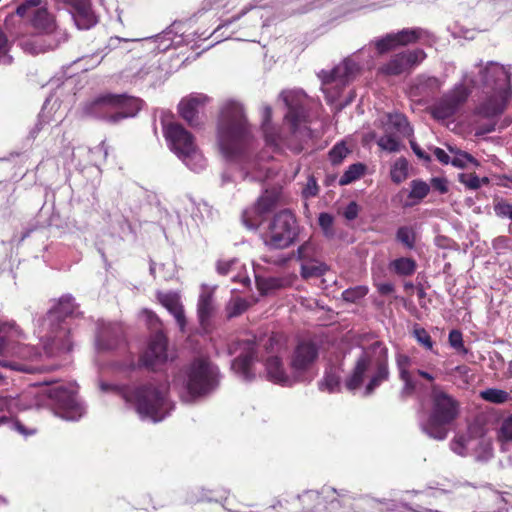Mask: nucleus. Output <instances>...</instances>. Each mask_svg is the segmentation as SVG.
Instances as JSON below:
<instances>
[{"mask_svg": "<svg viewBox=\"0 0 512 512\" xmlns=\"http://www.w3.org/2000/svg\"><path fill=\"white\" fill-rule=\"evenodd\" d=\"M216 139L221 154L227 160H237L247 152L252 141V131L240 103L228 101L221 107Z\"/></svg>", "mask_w": 512, "mask_h": 512, "instance_id": "obj_1", "label": "nucleus"}, {"mask_svg": "<svg viewBox=\"0 0 512 512\" xmlns=\"http://www.w3.org/2000/svg\"><path fill=\"white\" fill-rule=\"evenodd\" d=\"M484 86L487 97L476 113L484 118L497 117L505 111L512 96L511 74L503 66L490 65L485 71Z\"/></svg>", "mask_w": 512, "mask_h": 512, "instance_id": "obj_2", "label": "nucleus"}, {"mask_svg": "<svg viewBox=\"0 0 512 512\" xmlns=\"http://www.w3.org/2000/svg\"><path fill=\"white\" fill-rule=\"evenodd\" d=\"M431 410L424 426L425 432L438 440L447 436L446 426L454 422L460 413V402L435 383L430 387Z\"/></svg>", "mask_w": 512, "mask_h": 512, "instance_id": "obj_3", "label": "nucleus"}, {"mask_svg": "<svg viewBox=\"0 0 512 512\" xmlns=\"http://www.w3.org/2000/svg\"><path fill=\"white\" fill-rule=\"evenodd\" d=\"M119 396L142 416L159 421L162 418L161 409L165 401L163 389L151 383L135 387L123 386L118 388Z\"/></svg>", "mask_w": 512, "mask_h": 512, "instance_id": "obj_4", "label": "nucleus"}, {"mask_svg": "<svg viewBox=\"0 0 512 512\" xmlns=\"http://www.w3.org/2000/svg\"><path fill=\"white\" fill-rule=\"evenodd\" d=\"M143 100L126 94H106L93 100L88 106L89 114L111 123L134 117L142 109Z\"/></svg>", "mask_w": 512, "mask_h": 512, "instance_id": "obj_5", "label": "nucleus"}, {"mask_svg": "<svg viewBox=\"0 0 512 512\" xmlns=\"http://www.w3.org/2000/svg\"><path fill=\"white\" fill-rule=\"evenodd\" d=\"M74 312L71 298H61L58 304L49 311L48 320L51 325V343L45 345L46 353L55 356L72 351L73 343L70 338V324L67 318Z\"/></svg>", "mask_w": 512, "mask_h": 512, "instance_id": "obj_6", "label": "nucleus"}, {"mask_svg": "<svg viewBox=\"0 0 512 512\" xmlns=\"http://www.w3.org/2000/svg\"><path fill=\"white\" fill-rule=\"evenodd\" d=\"M299 235L295 214L289 209L276 213L262 234L264 245L270 250H283L293 245Z\"/></svg>", "mask_w": 512, "mask_h": 512, "instance_id": "obj_7", "label": "nucleus"}, {"mask_svg": "<svg viewBox=\"0 0 512 512\" xmlns=\"http://www.w3.org/2000/svg\"><path fill=\"white\" fill-rule=\"evenodd\" d=\"M218 368L210 361L197 358L187 370L186 389L193 398L204 396L218 385Z\"/></svg>", "mask_w": 512, "mask_h": 512, "instance_id": "obj_8", "label": "nucleus"}, {"mask_svg": "<svg viewBox=\"0 0 512 512\" xmlns=\"http://www.w3.org/2000/svg\"><path fill=\"white\" fill-rule=\"evenodd\" d=\"M257 347L258 342L255 336L237 339L228 345L229 354L237 355L232 361V369L246 380H250L253 376L251 368L254 361L258 360Z\"/></svg>", "mask_w": 512, "mask_h": 512, "instance_id": "obj_9", "label": "nucleus"}, {"mask_svg": "<svg viewBox=\"0 0 512 512\" xmlns=\"http://www.w3.org/2000/svg\"><path fill=\"white\" fill-rule=\"evenodd\" d=\"M170 149L181 159L186 160L196 153L194 136L180 123L171 122L163 128Z\"/></svg>", "mask_w": 512, "mask_h": 512, "instance_id": "obj_10", "label": "nucleus"}, {"mask_svg": "<svg viewBox=\"0 0 512 512\" xmlns=\"http://www.w3.org/2000/svg\"><path fill=\"white\" fill-rule=\"evenodd\" d=\"M427 57L423 49L404 50L394 54L378 71L386 76H398L411 72L416 66L422 63Z\"/></svg>", "mask_w": 512, "mask_h": 512, "instance_id": "obj_11", "label": "nucleus"}, {"mask_svg": "<svg viewBox=\"0 0 512 512\" xmlns=\"http://www.w3.org/2000/svg\"><path fill=\"white\" fill-rule=\"evenodd\" d=\"M469 92L463 85H458L443 94L431 107L429 113L436 120H445L452 117L467 101Z\"/></svg>", "mask_w": 512, "mask_h": 512, "instance_id": "obj_12", "label": "nucleus"}, {"mask_svg": "<svg viewBox=\"0 0 512 512\" xmlns=\"http://www.w3.org/2000/svg\"><path fill=\"white\" fill-rule=\"evenodd\" d=\"M40 5L41 0H26L17 7L16 14L22 18L30 17L32 27L39 33L50 34L56 28L55 19Z\"/></svg>", "mask_w": 512, "mask_h": 512, "instance_id": "obj_13", "label": "nucleus"}, {"mask_svg": "<svg viewBox=\"0 0 512 512\" xmlns=\"http://www.w3.org/2000/svg\"><path fill=\"white\" fill-rule=\"evenodd\" d=\"M365 351L371 353L372 365L375 366V372L371 376L365 389V395H371L377 387L389 379L388 349L382 342L376 341Z\"/></svg>", "mask_w": 512, "mask_h": 512, "instance_id": "obj_14", "label": "nucleus"}, {"mask_svg": "<svg viewBox=\"0 0 512 512\" xmlns=\"http://www.w3.org/2000/svg\"><path fill=\"white\" fill-rule=\"evenodd\" d=\"M168 356V338L163 331L155 332L148 343L147 349L139 358L140 366L155 371L165 364Z\"/></svg>", "mask_w": 512, "mask_h": 512, "instance_id": "obj_15", "label": "nucleus"}, {"mask_svg": "<svg viewBox=\"0 0 512 512\" xmlns=\"http://www.w3.org/2000/svg\"><path fill=\"white\" fill-rule=\"evenodd\" d=\"M283 100L288 108L285 119L289 123L291 131L295 132L307 119L305 97L298 92L288 91L283 93Z\"/></svg>", "mask_w": 512, "mask_h": 512, "instance_id": "obj_16", "label": "nucleus"}, {"mask_svg": "<svg viewBox=\"0 0 512 512\" xmlns=\"http://www.w3.org/2000/svg\"><path fill=\"white\" fill-rule=\"evenodd\" d=\"M318 346L312 341H301L291 355L290 367L294 372L307 371L317 360Z\"/></svg>", "mask_w": 512, "mask_h": 512, "instance_id": "obj_17", "label": "nucleus"}, {"mask_svg": "<svg viewBox=\"0 0 512 512\" xmlns=\"http://www.w3.org/2000/svg\"><path fill=\"white\" fill-rule=\"evenodd\" d=\"M208 101L209 98L203 94L184 98L178 105L179 114L191 127H196L200 124L198 117L199 109L204 107Z\"/></svg>", "mask_w": 512, "mask_h": 512, "instance_id": "obj_18", "label": "nucleus"}, {"mask_svg": "<svg viewBox=\"0 0 512 512\" xmlns=\"http://www.w3.org/2000/svg\"><path fill=\"white\" fill-rule=\"evenodd\" d=\"M18 354L20 356V360H0V365L3 367L10 368L15 371L34 374L40 372V368L31 362L24 361L25 359L33 361L34 359H37L40 354L35 351L34 348L30 346H19L18 347Z\"/></svg>", "mask_w": 512, "mask_h": 512, "instance_id": "obj_19", "label": "nucleus"}, {"mask_svg": "<svg viewBox=\"0 0 512 512\" xmlns=\"http://www.w3.org/2000/svg\"><path fill=\"white\" fill-rule=\"evenodd\" d=\"M396 367L398 370L399 379L403 382L401 393L404 396H411L415 393L417 384L412 377L410 368L412 366V358L404 353H396L395 355Z\"/></svg>", "mask_w": 512, "mask_h": 512, "instance_id": "obj_20", "label": "nucleus"}, {"mask_svg": "<svg viewBox=\"0 0 512 512\" xmlns=\"http://www.w3.org/2000/svg\"><path fill=\"white\" fill-rule=\"evenodd\" d=\"M158 301L174 316L181 332H184L187 321L184 307L180 301V297L176 293H158Z\"/></svg>", "mask_w": 512, "mask_h": 512, "instance_id": "obj_21", "label": "nucleus"}, {"mask_svg": "<svg viewBox=\"0 0 512 512\" xmlns=\"http://www.w3.org/2000/svg\"><path fill=\"white\" fill-rule=\"evenodd\" d=\"M372 365V355L369 351H364L357 359L351 375L346 379L345 386L348 390L354 391L361 387L364 376Z\"/></svg>", "mask_w": 512, "mask_h": 512, "instance_id": "obj_22", "label": "nucleus"}, {"mask_svg": "<svg viewBox=\"0 0 512 512\" xmlns=\"http://www.w3.org/2000/svg\"><path fill=\"white\" fill-rule=\"evenodd\" d=\"M216 306L214 303L213 291L205 289L199 295L197 303L198 320L202 328H207L210 325L211 319L215 314Z\"/></svg>", "mask_w": 512, "mask_h": 512, "instance_id": "obj_23", "label": "nucleus"}, {"mask_svg": "<svg viewBox=\"0 0 512 512\" xmlns=\"http://www.w3.org/2000/svg\"><path fill=\"white\" fill-rule=\"evenodd\" d=\"M441 86L442 83L437 77L419 76L411 89V95L422 98L432 97L440 91Z\"/></svg>", "mask_w": 512, "mask_h": 512, "instance_id": "obj_24", "label": "nucleus"}, {"mask_svg": "<svg viewBox=\"0 0 512 512\" xmlns=\"http://www.w3.org/2000/svg\"><path fill=\"white\" fill-rule=\"evenodd\" d=\"M76 11L77 24L85 29H89L96 24L97 19L91 10L88 0H66Z\"/></svg>", "mask_w": 512, "mask_h": 512, "instance_id": "obj_25", "label": "nucleus"}, {"mask_svg": "<svg viewBox=\"0 0 512 512\" xmlns=\"http://www.w3.org/2000/svg\"><path fill=\"white\" fill-rule=\"evenodd\" d=\"M291 285L292 280L287 276L256 277V286L261 295H268Z\"/></svg>", "mask_w": 512, "mask_h": 512, "instance_id": "obj_26", "label": "nucleus"}, {"mask_svg": "<svg viewBox=\"0 0 512 512\" xmlns=\"http://www.w3.org/2000/svg\"><path fill=\"white\" fill-rule=\"evenodd\" d=\"M279 193L275 190H266L257 200L254 210L255 213L262 217L272 212L278 204Z\"/></svg>", "mask_w": 512, "mask_h": 512, "instance_id": "obj_27", "label": "nucleus"}, {"mask_svg": "<svg viewBox=\"0 0 512 512\" xmlns=\"http://www.w3.org/2000/svg\"><path fill=\"white\" fill-rule=\"evenodd\" d=\"M268 378L274 383L285 384L288 376L284 370L281 359L278 356L268 357L265 362Z\"/></svg>", "mask_w": 512, "mask_h": 512, "instance_id": "obj_28", "label": "nucleus"}, {"mask_svg": "<svg viewBox=\"0 0 512 512\" xmlns=\"http://www.w3.org/2000/svg\"><path fill=\"white\" fill-rule=\"evenodd\" d=\"M388 267L397 276L409 277L416 272L417 263L411 257H399L390 261Z\"/></svg>", "mask_w": 512, "mask_h": 512, "instance_id": "obj_29", "label": "nucleus"}, {"mask_svg": "<svg viewBox=\"0 0 512 512\" xmlns=\"http://www.w3.org/2000/svg\"><path fill=\"white\" fill-rule=\"evenodd\" d=\"M349 76V67L347 63L338 65L330 71H322L321 78L323 84H331L333 82H339L344 85L347 82Z\"/></svg>", "mask_w": 512, "mask_h": 512, "instance_id": "obj_30", "label": "nucleus"}, {"mask_svg": "<svg viewBox=\"0 0 512 512\" xmlns=\"http://www.w3.org/2000/svg\"><path fill=\"white\" fill-rule=\"evenodd\" d=\"M424 33V30L420 27L404 28L396 32L398 44L400 47L416 44L423 37Z\"/></svg>", "mask_w": 512, "mask_h": 512, "instance_id": "obj_31", "label": "nucleus"}, {"mask_svg": "<svg viewBox=\"0 0 512 512\" xmlns=\"http://www.w3.org/2000/svg\"><path fill=\"white\" fill-rule=\"evenodd\" d=\"M328 270V266L318 260L303 262L301 265V276L304 279L317 278L323 276Z\"/></svg>", "mask_w": 512, "mask_h": 512, "instance_id": "obj_32", "label": "nucleus"}, {"mask_svg": "<svg viewBox=\"0 0 512 512\" xmlns=\"http://www.w3.org/2000/svg\"><path fill=\"white\" fill-rule=\"evenodd\" d=\"M411 190L408 197L413 199L412 203L406 206H412L422 201L430 192V186L421 179L412 180L410 183Z\"/></svg>", "mask_w": 512, "mask_h": 512, "instance_id": "obj_33", "label": "nucleus"}, {"mask_svg": "<svg viewBox=\"0 0 512 512\" xmlns=\"http://www.w3.org/2000/svg\"><path fill=\"white\" fill-rule=\"evenodd\" d=\"M387 125L403 135L412 133L407 117L402 113H389L387 115Z\"/></svg>", "mask_w": 512, "mask_h": 512, "instance_id": "obj_34", "label": "nucleus"}, {"mask_svg": "<svg viewBox=\"0 0 512 512\" xmlns=\"http://www.w3.org/2000/svg\"><path fill=\"white\" fill-rule=\"evenodd\" d=\"M396 240L406 249L413 250L416 245V232L411 226H401L396 231Z\"/></svg>", "mask_w": 512, "mask_h": 512, "instance_id": "obj_35", "label": "nucleus"}, {"mask_svg": "<svg viewBox=\"0 0 512 512\" xmlns=\"http://www.w3.org/2000/svg\"><path fill=\"white\" fill-rule=\"evenodd\" d=\"M365 170L366 166L362 163H354L350 165L340 177L339 185L345 186L360 179L364 175Z\"/></svg>", "mask_w": 512, "mask_h": 512, "instance_id": "obj_36", "label": "nucleus"}, {"mask_svg": "<svg viewBox=\"0 0 512 512\" xmlns=\"http://www.w3.org/2000/svg\"><path fill=\"white\" fill-rule=\"evenodd\" d=\"M375 49L379 55H384L400 47L396 33H388L374 43Z\"/></svg>", "mask_w": 512, "mask_h": 512, "instance_id": "obj_37", "label": "nucleus"}, {"mask_svg": "<svg viewBox=\"0 0 512 512\" xmlns=\"http://www.w3.org/2000/svg\"><path fill=\"white\" fill-rule=\"evenodd\" d=\"M448 149L451 153L454 154V157L451 159V164L457 168H465L468 163H471L475 166H479L480 163L476 158H474L471 154L461 151L452 146H448Z\"/></svg>", "mask_w": 512, "mask_h": 512, "instance_id": "obj_38", "label": "nucleus"}, {"mask_svg": "<svg viewBox=\"0 0 512 512\" xmlns=\"http://www.w3.org/2000/svg\"><path fill=\"white\" fill-rule=\"evenodd\" d=\"M272 109L269 106L263 109L262 131L268 144H276L278 134L271 127Z\"/></svg>", "mask_w": 512, "mask_h": 512, "instance_id": "obj_39", "label": "nucleus"}, {"mask_svg": "<svg viewBox=\"0 0 512 512\" xmlns=\"http://www.w3.org/2000/svg\"><path fill=\"white\" fill-rule=\"evenodd\" d=\"M391 180L395 184H400L408 177V161L401 157L395 161L390 170Z\"/></svg>", "mask_w": 512, "mask_h": 512, "instance_id": "obj_40", "label": "nucleus"}, {"mask_svg": "<svg viewBox=\"0 0 512 512\" xmlns=\"http://www.w3.org/2000/svg\"><path fill=\"white\" fill-rule=\"evenodd\" d=\"M480 397L487 402L495 404H503L511 399L508 392L497 388H489L482 391Z\"/></svg>", "mask_w": 512, "mask_h": 512, "instance_id": "obj_41", "label": "nucleus"}, {"mask_svg": "<svg viewBox=\"0 0 512 512\" xmlns=\"http://www.w3.org/2000/svg\"><path fill=\"white\" fill-rule=\"evenodd\" d=\"M249 308V302L245 298H233L227 305L226 311L228 318L237 317L243 314Z\"/></svg>", "mask_w": 512, "mask_h": 512, "instance_id": "obj_42", "label": "nucleus"}, {"mask_svg": "<svg viewBox=\"0 0 512 512\" xmlns=\"http://www.w3.org/2000/svg\"><path fill=\"white\" fill-rule=\"evenodd\" d=\"M497 440L501 443L512 441V413L502 420L497 429Z\"/></svg>", "mask_w": 512, "mask_h": 512, "instance_id": "obj_43", "label": "nucleus"}, {"mask_svg": "<svg viewBox=\"0 0 512 512\" xmlns=\"http://www.w3.org/2000/svg\"><path fill=\"white\" fill-rule=\"evenodd\" d=\"M340 385L339 375L333 371H326L322 381L319 383L321 390H327L328 392H334Z\"/></svg>", "mask_w": 512, "mask_h": 512, "instance_id": "obj_44", "label": "nucleus"}, {"mask_svg": "<svg viewBox=\"0 0 512 512\" xmlns=\"http://www.w3.org/2000/svg\"><path fill=\"white\" fill-rule=\"evenodd\" d=\"M368 293L366 286H355L348 288L342 292V299L349 303H356L360 299L364 298Z\"/></svg>", "mask_w": 512, "mask_h": 512, "instance_id": "obj_45", "label": "nucleus"}, {"mask_svg": "<svg viewBox=\"0 0 512 512\" xmlns=\"http://www.w3.org/2000/svg\"><path fill=\"white\" fill-rule=\"evenodd\" d=\"M298 258L303 262L315 260L317 256L316 245L308 240L299 246L297 250Z\"/></svg>", "mask_w": 512, "mask_h": 512, "instance_id": "obj_46", "label": "nucleus"}, {"mask_svg": "<svg viewBox=\"0 0 512 512\" xmlns=\"http://www.w3.org/2000/svg\"><path fill=\"white\" fill-rule=\"evenodd\" d=\"M50 397L59 402H62L64 407H71L74 402L72 393L64 387H57L53 389L50 392Z\"/></svg>", "mask_w": 512, "mask_h": 512, "instance_id": "obj_47", "label": "nucleus"}, {"mask_svg": "<svg viewBox=\"0 0 512 512\" xmlns=\"http://www.w3.org/2000/svg\"><path fill=\"white\" fill-rule=\"evenodd\" d=\"M349 154L348 148L344 143H338L333 146V148L329 151L328 156L329 160L333 165H339L342 163L344 158Z\"/></svg>", "mask_w": 512, "mask_h": 512, "instance_id": "obj_48", "label": "nucleus"}, {"mask_svg": "<svg viewBox=\"0 0 512 512\" xmlns=\"http://www.w3.org/2000/svg\"><path fill=\"white\" fill-rule=\"evenodd\" d=\"M318 224L326 237L334 236V217L331 214L326 212L320 213L318 217Z\"/></svg>", "mask_w": 512, "mask_h": 512, "instance_id": "obj_49", "label": "nucleus"}, {"mask_svg": "<svg viewBox=\"0 0 512 512\" xmlns=\"http://www.w3.org/2000/svg\"><path fill=\"white\" fill-rule=\"evenodd\" d=\"M377 144L381 149L388 152H397L400 149V143L398 139L391 134L381 136Z\"/></svg>", "mask_w": 512, "mask_h": 512, "instance_id": "obj_50", "label": "nucleus"}, {"mask_svg": "<svg viewBox=\"0 0 512 512\" xmlns=\"http://www.w3.org/2000/svg\"><path fill=\"white\" fill-rule=\"evenodd\" d=\"M413 336L417 340V342L422 345L427 350H432L434 342L430 336V334L423 327H416L413 330Z\"/></svg>", "mask_w": 512, "mask_h": 512, "instance_id": "obj_51", "label": "nucleus"}, {"mask_svg": "<svg viewBox=\"0 0 512 512\" xmlns=\"http://www.w3.org/2000/svg\"><path fill=\"white\" fill-rule=\"evenodd\" d=\"M459 182L470 190L480 188V178L475 173H461L458 176Z\"/></svg>", "mask_w": 512, "mask_h": 512, "instance_id": "obj_52", "label": "nucleus"}, {"mask_svg": "<svg viewBox=\"0 0 512 512\" xmlns=\"http://www.w3.org/2000/svg\"><path fill=\"white\" fill-rule=\"evenodd\" d=\"M494 211L498 217L509 218L512 220V204L505 200L497 201L494 204Z\"/></svg>", "mask_w": 512, "mask_h": 512, "instance_id": "obj_53", "label": "nucleus"}, {"mask_svg": "<svg viewBox=\"0 0 512 512\" xmlns=\"http://www.w3.org/2000/svg\"><path fill=\"white\" fill-rule=\"evenodd\" d=\"M282 335L272 333L263 344L267 352H277L282 347Z\"/></svg>", "mask_w": 512, "mask_h": 512, "instance_id": "obj_54", "label": "nucleus"}, {"mask_svg": "<svg viewBox=\"0 0 512 512\" xmlns=\"http://www.w3.org/2000/svg\"><path fill=\"white\" fill-rule=\"evenodd\" d=\"M449 344L458 351H466L464 348L463 335L459 330H451L448 336Z\"/></svg>", "mask_w": 512, "mask_h": 512, "instance_id": "obj_55", "label": "nucleus"}, {"mask_svg": "<svg viewBox=\"0 0 512 512\" xmlns=\"http://www.w3.org/2000/svg\"><path fill=\"white\" fill-rule=\"evenodd\" d=\"M358 214L359 206L355 201H351L343 212V216L349 221L356 219Z\"/></svg>", "mask_w": 512, "mask_h": 512, "instance_id": "obj_56", "label": "nucleus"}, {"mask_svg": "<svg viewBox=\"0 0 512 512\" xmlns=\"http://www.w3.org/2000/svg\"><path fill=\"white\" fill-rule=\"evenodd\" d=\"M12 44H13V41H11L9 39V36L6 34V32L0 26V53L6 54L10 50Z\"/></svg>", "mask_w": 512, "mask_h": 512, "instance_id": "obj_57", "label": "nucleus"}, {"mask_svg": "<svg viewBox=\"0 0 512 512\" xmlns=\"http://www.w3.org/2000/svg\"><path fill=\"white\" fill-rule=\"evenodd\" d=\"M431 186L441 194L448 192V181L442 177H434L431 179Z\"/></svg>", "mask_w": 512, "mask_h": 512, "instance_id": "obj_58", "label": "nucleus"}, {"mask_svg": "<svg viewBox=\"0 0 512 512\" xmlns=\"http://www.w3.org/2000/svg\"><path fill=\"white\" fill-rule=\"evenodd\" d=\"M118 341L116 339H112L110 341H105L104 339V332H102L97 337V347L100 350H111L114 349L117 346Z\"/></svg>", "mask_w": 512, "mask_h": 512, "instance_id": "obj_59", "label": "nucleus"}, {"mask_svg": "<svg viewBox=\"0 0 512 512\" xmlns=\"http://www.w3.org/2000/svg\"><path fill=\"white\" fill-rule=\"evenodd\" d=\"M318 192H319V187H318L316 179L314 177H310L308 179L307 186L303 192L304 195L306 197H315V196H317Z\"/></svg>", "mask_w": 512, "mask_h": 512, "instance_id": "obj_60", "label": "nucleus"}, {"mask_svg": "<svg viewBox=\"0 0 512 512\" xmlns=\"http://www.w3.org/2000/svg\"><path fill=\"white\" fill-rule=\"evenodd\" d=\"M436 245L441 249H455L457 243L446 236L436 237Z\"/></svg>", "mask_w": 512, "mask_h": 512, "instance_id": "obj_61", "label": "nucleus"}, {"mask_svg": "<svg viewBox=\"0 0 512 512\" xmlns=\"http://www.w3.org/2000/svg\"><path fill=\"white\" fill-rule=\"evenodd\" d=\"M8 347V328L0 326V355L7 351Z\"/></svg>", "mask_w": 512, "mask_h": 512, "instance_id": "obj_62", "label": "nucleus"}, {"mask_svg": "<svg viewBox=\"0 0 512 512\" xmlns=\"http://www.w3.org/2000/svg\"><path fill=\"white\" fill-rule=\"evenodd\" d=\"M377 288V291L382 296H387L392 294L395 291V287L392 283L386 282V283H378L375 285Z\"/></svg>", "mask_w": 512, "mask_h": 512, "instance_id": "obj_63", "label": "nucleus"}, {"mask_svg": "<svg viewBox=\"0 0 512 512\" xmlns=\"http://www.w3.org/2000/svg\"><path fill=\"white\" fill-rule=\"evenodd\" d=\"M410 145H411V148L413 150V152L416 154V156L426 162H430L431 161V157L429 154H427L425 151H423L420 146L414 142V141H411L410 142Z\"/></svg>", "mask_w": 512, "mask_h": 512, "instance_id": "obj_64", "label": "nucleus"}]
</instances>
